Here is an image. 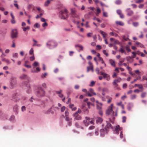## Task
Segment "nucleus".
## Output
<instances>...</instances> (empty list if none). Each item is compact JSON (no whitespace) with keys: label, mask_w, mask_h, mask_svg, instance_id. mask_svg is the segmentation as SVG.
I'll return each mask as SVG.
<instances>
[{"label":"nucleus","mask_w":147,"mask_h":147,"mask_svg":"<svg viewBox=\"0 0 147 147\" xmlns=\"http://www.w3.org/2000/svg\"><path fill=\"white\" fill-rule=\"evenodd\" d=\"M113 105L111 104V105L109 107L108 109L107 110L106 114L107 115H111V116L112 117V119L114 120L115 119L114 116H117V113H115L114 114V112L113 111Z\"/></svg>","instance_id":"nucleus-1"},{"label":"nucleus","mask_w":147,"mask_h":147,"mask_svg":"<svg viewBox=\"0 0 147 147\" xmlns=\"http://www.w3.org/2000/svg\"><path fill=\"white\" fill-rule=\"evenodd\" d=\"M59 13V16L62 19H66L68 17V12L66 9L61 11Z\"/></svg>","instance_id":"nucleus-2"},{"label":"nucleus","mask_w":147,"mask_h":147,"mask_svg":"<svg viewBox=\"0 0 147 147\" xmlns=\"http://www.w3.org/2000/svg\"><path fill=\"white\" fill-rule=\"evenodd\" d=\"M112 127L111 124L107 122V124L106 127L104 129H102V136H103L105 134H107L109 131L108 129H112Z\"/></svg>","instance_id":"nucleus-3"},{"label":"nucleus","mask_w":147,"mask_h":147,"mask_svg":"<svg viewBox=\"0 0 147 147\" xmlns=\"http://www.w3.org/2000/svg\"><path fill=\"white\" fill-rule=\"evenodd\" d=\"M36 94L38 97H42L45 94V91L41 87L38 88Z\"/></svg>","instance_id":"nucleus-4"},{"label":"nucleus","mask_w":147,"mask_h":147,"mask_svg":"<svg viewBox=\"0 0 147 147\" xmlns=\"http://www.w3.org/2000/svg\"><path fill=\"white\" fill-rule=\"evenodd\" d=\"M17 84L16 78L15 77H12L11 78L10 84L11 88H13L15 87Z\"/></svg>","instance_id":"nucleus-5"},{"label":"nucleus","mask_w":147,"mask_h":147,"mask_svg":"<svg viewBox=\"0 0 147 147\" xmlns=\"http://www.w3.org/2000/svg\"><path fill=\"white\" fill-rule=\"evenodd\" d=\"M23 85L25 86L27 88V90L26 91L28 93H30L31 91V90L30 88V86L28 82H22Z\"/></svg>","instance_id":"nucleus-6"},{"label":"nucleus","mask_w":147,"mask_h":147,"mask_svg":"<svg viewBox=\"0 0 147 147\" xmlns=\"http://www.w3.org/2000/svg\"><path fill=\"white\" fill-rule=\"evenodd\" d=\"M71 14L72 17L74 18H78V16L76 13V10L75 8H71L70 9Z\"/></svg>","instance_id":"nucleus-7"},{"label":"nucleus","mask_w":147,"mask_h":147,"mask_svg":"<svg viewBox=\"0 0 147 147\" xmlns=\"http://www.w3.org/2000/svg\"><path fill=\"white\" fill-rule=\"evenodd\" d=\"M47 45L48 46L53 47H56L57 45V44L54 41L51 40L47 42Z\"/></svg>","instance_id":"nucleus-8"},{"label":"nucleus","mask_w":147,"mask_h":147,"mask_svg":"<svg viewBox=\"0 0 147 147\" xmlns=\"http://www.w3.org/2000/svg\"><path fill=\"white\" fill-rule=\"evenodd\" d=\"M11 37L12 38H16L18 36V32L16 29L13 30L11 33Z\"/></svg>","instance_id":"nucleus-9"},{"label":"nucleus","mask_w":147,"mask_h":147,"mask_svg":"<svg viewBox=\"0 0 147 147\" xmlns=\"http://www.w3.org/2000/svg\"><path fill=\"white\" fill-rule=\"evenodd\" d=\"M121 78L118 77L117 78V79H115L114 80L113 82V85L114 86V87L115 88H117L118 85L117 84L118 82H121Z\"/></svg>","instance_id":"nucleus-10"},{"label":"nucleus","mask_w":147,"mask_h":147,"mask_svg":"<svg viewBox=\"0 0 147 147\" xmlns=\"http://www.w3.org/2000/svg\"><path fill=\"white\" fill-rule=\"evenodd\" d=\"M102 35L103 38H104V40L105 43L106 44H108V42L107 41V39H106L108 35L105 32L102 31Z\"/></svg>","instance_id":"nucleus-11"},{"label":"nucleus","mask_w":147,"mask_h":147,"mask_svg":"<svg viewBox=\"0 0 147 147\" xmlns=\"http://www.w3.org/2000/svg\"><path fill=\"white\" fill-rule=\"evenodd\" d=\"M85 119L84 120L83 122L85 125L86 126H87L88 125V122H89V121L91 120V118L88 117H85Z\"/></svg>","instance_id":"nucleus-12"},{"label":"nucleus","mask_w":147,"mask_h":147,"mask_svg":"<svg viewBox=\"0 0 147 147\" xmlns=\"http://www.w3.org/2000/svg\"><path fill=\"white\" fill-rule=\"evenodd\" d=\"M96 102L97 103L96 104L97 109L99 110V113L100 115H101V112L100 111V109H101V103L98 102L97 100H96Z\"/></svg>","instance_id":"nucleus-13"},{"label":"nucleus","mask_w":147,"mask_h":147,"mask_svg":"<svg viewBox=\"0 0 147 147\" xmlns=\"http://www.w3.org/2000/svg\"><path fill=\"white\" fill-rule=\"evenodd\" d=\"M73 116L74 117V120H80L81 119V116L78 114L77 112H76Z\"/></svg>","instance_id":"nucleus-14"},{"label":"nucleus","mask_w":147,"mask_h":147,"mask_svg":"<svg viewBox=\"0 0 147 147\" xmlns=\"http://www.w3.org/2000/svg\"><path fill=\"white\" fill-rule=\"evenodd\" d=\"M63 91L61 90H60L58 91H56V93L57 94L59 97L61 98L63 97V95L62 94Z\"/></svg>","instance_id":"nucleus-15"},{"label":"nucleus","mask_w":147,"mask_h":147,"mask_svg":"<svg viewBox=\"0 0 147 147\" xmlns=\"http://www.w3.org/2000/svg\"><path fill=\"white\" fill-rule=\"evenodd\" d=\"M126 12H127V15L129 16H132L134 13L133 11L130 9L129 8H128L126 10Z\"/></svg>","instance_id":"nucleus-16"},{"label":"nucleus","mask_w":147,"mask_h":147,"mask_svg":"<svg viewBox=\"0 0 147 147\" xmlns=\"http://www.w3.org/2000/svg\"><path fill=\"white\" fill-rule=\"evenodd\" d=\"M102 76L104 78L107 80L108 81L109 80L110 78L108 74L102 73Z\"/></svg>","instance_id":"nucleus-17"},{"label":"nucleus","mask_w":147,"mask_h":147,"mask_svg":"<svg viewBox=\"0 0 147 147\" xmlns=\"http://www.w3.org/2000/svg\"><path fill=\"white\" fill-rule=\"evenodd\" d=\"M65 120L68 122L69 125H71L72 123V118H70L68 116H66L65 117Z\"/></svg>","instance_id":"nucleus-18"},{"label":"nucleus","mask_w":147,"mask_h":147,"mask_svg":"<svg viewBox=\"0 0 147 147\" xmlns=\"http://www.w3.org/2000/svg\"><path fill=\"white\" fill-rule=\"evenodd\" d=\"M82 91L84 92H86L88 96H92V94H91L89 93V92L87 91L86 89H83L82 90Z\"/></svg>","instance_id":"nucleus-19"},{"label":"nucleus","mask_w":147,"mask_h":147,"mask_svg":"<svg viewBox=\"0 0 147 147\" xmlns=\"http://www.w3.org/2000/svg\"><path fill=\"white\" fill-rule=\"evenodd\" d=\"M20 78L21 80H28V77L27 76V75L24 74H23L20 77Z\"/></svg>","instance_id":"nucleus-20"},{"label":"nucleus","mask_w":147,"mask_h":147,"mask_svg":"<svg viewBox=\"0 0 147 147\" xmlns=\"http://www.w3.org/2000/svg\"><path fill=\"white\" fill-rule=\"evenodd\" d=\"M115 23L117 25H119L121 26H123L124 25V23L121 21H116Z\"/></svg>","instance_id":"nucleus-21"},{"label":"nucleus","mask_w":147,"mask_h":147,"mask_svg":"<svg viewBox=\"0 0 147 147\" xmlns=\"http://www.w3.org/2000/svg\"><path fill=\"white\" fill-rule=\"evenodd\" d=\"M88 92H89V93H90L91 94H92V96L93 95H96V93L94 92V90L92 88H89Z\"/></svg>","instance_id":"nucleus-22"},{"label":"nucleus","mask_w":147,"mask_h":147,"mask_svg":"<svg viewBox=\"0 0 147 147\" xmlns=\"http://www.w3.org/2000/svg\"><path fill=\"white\" fill-rule=\"evenodd\" d=\"M109 62L110 64L113 67H115V61H114L112 59H110L109 60Z\"/></svg>","instance_id":"nucleus-23"},{"label":"nucleus","mask_w":147,"mask_h":147,"mask_svg":"<svg viewBox=\"0 0 147 147\" xmlns=\"http://www.w3.org/2000/svg\"><path fill=\"white\" fill-rule=\"evenodd\" d=\"M121 130V129L120 128L119 125H118L115 128L116 133L117 134H118L119 133V130Z\"/></svg>","instance_id":"nucleus-24"},{"label":"nucleus","mask_w":147,"mask_h":147,"mask_svg":"<svg viewBox=\"0 0 147 147\" xmlns=\"http://www.w3.org/2000/svg\"><path fill=\"white\" fill-rule=\"evenodd\" d=\"M91 70L93 71V66H90L87 67V71L88 72L90 70Z\"/></svg>","instance_id":"nucleus-25"},{"label":"nucleus","mask_w":147,"mask_h":147,"mask_svg":"<svg viewBox=\"0 0 147 147\" xmlns=\"http://www.w3.org/2000/svg\"><path fill=\"white\" fill-rule=\"evenodd\" d=\"M136 45L139 46L141 48L144 47V46L140 42L137 41L136 42Z\"/></svg>","instance_id":"nucleus-26"},{"label":"nucleus","mask_w":147,"mask_h":147,"mask_svg":"<svg viewBox=\"0 0 147 147\" xmlns=\"http://www.w3.org/2000/svg\"><path fill=\"white\" fill-rule=\"evenodd\" d=\"M109 34L111 36H114L115 37H116L118 36V35L117 34L113 33V32H110L109 33Z\"/></svg>","instance_id":"nucleus-27"},{"label":"nucleus","mask_w":147,"mask_h":147,"mask_svg":"<svg viewBox=\"0 0 147 147\" xmlns=\"http://www.w3.org/2000/svg\"><path fill=\"white\" fill-rule=\"evenodd\" d=\"M51 111V108H50L46 111H44V113L45 114H48Z\"/></svg>","instance_id":"nucleus-28"},{"label":"nucleus","mask_w":147,"mask_h":147,"mask_svg":"<svg viewBox=\"0 0 147 147\" xmlns=\"http://www.w3.org/2000/svg\"><path fill=\"white\" fill-rule=\"evenodd\" d=\"M95 82L94 81H92L90 84H89V86L90 87H92L95 85Z\"/></svg>","instance_id":"nucleus-29"},{"label":"nucleus","mask_w":147,"mask_h":147,"mask_svg":"<svg viewBox=\"0 0 147 147\" xmlns=\"http://www.w3.org/2000/svg\"><path fill=\"white\" fill-rule=\"evenodd\" d=\"M100 9L98 8H97L96 10V15L97 16H98V15L100 13Z\"/></svg>","instance_id":"nucleus-30"},{"label":"nucleus","mask_w":147,"mask_h":147,"mask_svg":"<svg viewBox=\"0 0 147 147\" xmlns=\"http://www.w3.org/2000/svg\"><path fill=\"white\" fill-rule=\"evenodd\" d=\"M90 121H89V122H88V125H90V124H94V121H93V119L92 118H91Z\"/></svg>","instance_id":"nucleus-31"},{"label":"nucleus","mask_w":147,"mask_h":147,"mask_svg":"<svg viewBox=\"0 0 147 147\" xmlns=\"http://www.w3.org/2000/svg\"><path fill=\"white\" fill-rule=\"evenodd\" d=\"M82 109L84 111H88V109H87L86 108L85 105L84 104L82 105Z\"/></svg>","instance_id":"nucleus-32"},{"label":"nucleus","mask_w":147,"mask_h":147,"mask_svg":"<svg viewBox=\"0 0 147 147\" xmlns=\"http://www.w3.org/2000/svg\"><path fill=\"white\" fill-rule=\"evenodd\" d=\"M29 53L30 55H34V50L32 48L30 49L29 51Z\"/></svg>","instance_id":"nucleus-33"},{"label":"nucleus","mask_w":147,"mask_h":147,"mask_svg":"<svg viewBox=\"0 0 147 147\" xmlns=\"http://www.w3.org/2000/svg\"><path fill=\"white\" fill-rule=\"evenodd\" d=\"M130 98L132 100L135 99L136 98V95L135 94L132 95L131 96Z\"/></svg>","instance_id":"nucleus-34"},{"label":"nucleus","mask_w":147,"mask_h":147,"mask_svg":"<svg viewBox=\"0 0 147 147\" xmlns=\"http://www.w3.org/2000/svg\"><path fill=\"white\" fill-rule=\"evenodd\" d=\"M146 92H143L141 94V97L142 98H144L146 96Z\"/></svg>","instance_id":"nucleus-35"},{"label":"nucleus","mask_w":147,"mask_h":147,"mask_svg":"<svg viewBox=\"0 0 147 147\" xmlns=\"http://www.w3.org/2000/svg\"><path fill=\"white\" fill-rule=\"evenodd\" d=\"M18 110V107L17 105H15L13 109V110L14 111H17Z\"/></svg>","instance_id":"nucleus-36"},{"label":"nucleus","mask_w":147,"mask_h":147,"mask_svg":"<svg viewBox=\"0 0 147 147\" xmlns=\"http://www.w3.org/2000/svg\"><path fill=\"white\" fill-rule=\"evenodd\" d=\"M38 63L37 62H36V61L33 64V65L34 67L38 66Z\"/></svg>","instance_id":"nucleus-37"},{"label":"nucleus","mask_w":147,"mask_h":147,"mask_svg":"<svg viewBox=\"0 0 147 147\" xmlns=\"http://www.w3.org/2000/svg\"><path fill=\"white\" fill-rule=\"evenodd\" d=\"M22 28L23 29V31L25 32L27 30H29L30 29V28L29 26H27L26 27H22Z\"/></svg>","instance_id":"nucleus-38"},{"label":"nucleus","mask_w":147,"mask_h":147,"mask_svg":"<svg viewBox=\"0 0 147 147\" xmlns=\"http://www.w3.org/2000/svg\"><path fill=\"white\" fill-rule=\"evenodd\" d=\"M123 47L121 48L119 50V51L120 52H121V53H123L125 52V50L123 49L122 48Z\"/></svg>","instance_id":"nucleus-39"},{"label":"nucleus","mask_w":147,"mask_h":147,"mask_svg":"<svg viewBox=\"0 0 147 147\" xmlns=\"http://www.w3.org/2000/svg\"><path fill=\"white\" fill-rule=\"evenodd\" d=\"M50 3V1L49 0H47L46 2H45V5L47 6Z\"/></svg>","instance_id":"nucleus-40"},{"label":"nucleus","mask_w":147,"mask_h":147,"mask_svg":"<svg viewBox=\"0 0 147 147\" xmlns=\"http://www.w3.org/2000/svg\"><path fill=\"white\" fill-rule=\"evenodd\" d=\"M40 71V68L38 67H37L36 68V70L33 71V70H32V72H33V73L36 72L37 71Z\"/></svg>","instance_id":"nucleus-41"},{"label":"nucleus","mask_w":147,"mask_h":147,"mask_svg":"<svg viewBox=\"0 0 147 147\" xmlns=\"http://www.w3.org/2000/svg\"><path fill=\"white\" fill-rule=\"evenodd\" d=\"M2 61H4L6 62L8 64H9L10 63V62H9V61L8 59H5V58L3 59H2Z\"/></svg>","instance_id":"nucleus-42"},{"label":"nucleus","mask_w":147,"mask_h":147,"mask_svg":"<svg viewBox=\"0 0 147 147\" xmlns=\"http://www.w3.org/2000/svg\"><path fill=\"white\" fill-rule=\"evenodd\" d=\"M120 42L119 41L117 40H114V45H116V44H119Z\"/></svg>","instance_id":"nucleus-43"},{"label":"nucleus","mask_w":147,"mask_h":147,"mask_svg":"<svg viewBox=\"0 0 147 147\" xmlns=\"http://www.w3.org/2000/svg\"><path fill=\"white\" fill-rule=\"evenodd\" d=\"M15 118V117L14 115H12L9 118V120L10 121H14Z\"/></svg>","instance_id":"nucleus-44"},{"label":"nucleus","mask_w":147,"mask_h":147,"mask_svg":"<svg viewBox=\"0 0 147 147\" xmlns=\"http://www.w3.org/2000/svg\"><path fill=\"white\" fill-rule=\"evenodd\" d=\"M103 53L107 57L109 55V54L105 50H104L103 51Z\"/></svg>","instance_id":"nucleus-45"},{"label":"nucleus","mask_w":147,"mask_h":147,"mask_svg":"<svg viewBox=\"0 0 147 147\" xmlns=\"http://www.w3.org/2000/svg\"><path fill=\"white\" fill-rule=\"evenodd\" d=\"M122 122L123 123H125L126 122V117L125 116H123L122 118Z\"/></svg>","instance_id":"nucleus-46"},{"label":"nucleus","mask_w":147,"mask_h":147,"mask_svg":"<svg viewBox=\"0 0 147 147\" xmlns=\"http://www.w3.org/2000/svg\"><path fill=\"white\" fill-rule=\"evenodd\" d=\"M40 25L38 23H36L34 25V27H36L37 28H38L40 27Z\"/></svg>","instance_id":"nucleus-47"},{"label":"nucleus","mask_w":147,"mask_h":147,"mask_svg":"<svg viewBox=\"0 0 147 147\" xmlns=\"http://www.w3.org/2000/svg\"><path fill=\"white\" fill-rule=\"evenodd\" d=\"M47 75V74L46 73H45L44 74H43L41 76V78H44L46 77V76Z\"/></svg>","instance_id":"nucleus-48"},{"label":"nucleus","mask_w":147,"mask_h":147,"mask_svg":"<svg viewBox=\"0 0 147 147\" xmlns=\"http://www.w3.org/2000/svg\"><path fill=\"white\" fill-rule=\"evenodd\" d=\"M75 47H78L80 48L81 50H83V47L82 46L80 45H76L75 46Z\"/></svg>","instance_id":"nucleus-49"},{"label":"nucleus","mask_w":147,"mask_h":147,"mask_svg":"<svg viewBox=\"0 0 147 147\" xmlns=\"http://www.w3.org/2000/svg\"><path fill=\"white\" fill-rule=\"evenodd\" d=\"M115 3L117 4H120L121 3V1L120 0H117L115 1Z\"/></svg>","instance_id":"nucleus-50"},{"label":"nucleus","mask_w":147,"mask_h":147,"mask_svg":"<svg viewBox=\"0 0 147 147\" xmlns=\"http://www.w3.org/2000/svg\"><path fill=\"white\" fill-rule=\"evenodd\" d=\"M95 71L98 74H99L101 73V72L99 73V70L98 68H97L96 69Z\"/></svg>","instance_id":"nucleus-51"},{"label":"nucleus","mask_w":147,"mask_h":147,"mask_svg":"<svg viewBox=\"0 0 147 147\" xmlns=\"http://www.w3.org/2000/svg\"><path fill=\"white\" fill-rule=\"evenodd\" d=\"M133 24L134 26L136 27L138 25V23L137 22H133Z\"/></svg>","instance_id":"nucleus-52"},{"label":"nucleus","mask_w":147,"mask_h":147,"mask_svg":"<svg viewBox=\"0 0 147 147\" xmlns=\"http://www.w3.org/2000/svg\"><path fill=\"white\" fill-rule=\"evenodd\" d=\"M103 15L105 17H107L108 16L107 13L104 11H103Z\"/></svg>","instance_id":"nucleus-53"},{"label":"nucleus","mask_w":147,"mask_h":147,"mask_svg":"<svg viewBox=\"0 0 147 147\" xmlns=\"http://www.w3.org/2000/svg\"><path fill=\"white\" fill-rule=\"evenodd\" d=\"M117 12L118 14L119 15L121 14L122 13V12L121 10H118L117 11Z\"/></svg>","instance_id":"nucleus-54"},{"label":"nucleus","mask_w":147,"mask_h":147,"mask_svg":"<svg viewBox=\"0 0 147 147\" xmlns=\"http://www.w3.org/2000/svg\"><path fill=\"white\" fill-rule=\"evenodd\" d=\"M126 50L129 52H130L131 51V50L130 49L129 47L128 46H127L126 47Z\"/></svg>","instance_id":"nucleus-55"},{"label":"nucleus","mask_w":147,"mask_h":147,"mask_svg":"<svg viewBox=\"0 0 147 147\" xmlns=\"http://www.w3.org/2000/svg\"><path fill=\"white\" fill-rule=\"evenodd\" d=\"M18 56V54L17 53H16L13 55V57H14L17 58Z\"/></svg>","instance_id":"nucleus-56"},{"label":"nucleus","mask_w":147,"mask_h":147,"mask_svg":"<svg viewBox=\"0 0 147 147\" xmlns=\"http://www.w3.org/2000/svg\"><path fill=\"white\" fill-rule=\"evenodd\" d=\"M65 106H63L62 107L61 109V112H63L65 110Z\"/></svg>","instance_id":"nucleus-57"},{"label":"nucleus","mask_w":147,"mask_h":147,"mask_svg":"<svg viewBox=\"0 0 147 147\" xmlns=\"http://www.w3.org/2000/svg\"><path fill=\"white\" fill-rule=\"evenodd\" d=\"M35 57L34 56V55L33 56L31 57H30V59L31 61H32L34 60Z\"/></svg>","instance_id":"nucleus-58"},{"label":"nucleus","mask_w":147,"mask_h":147,"mask_svg":"<svg viewBox=\"0 0 147 147\" xmlns=\"http://www.w3.org/2000/svg\"><path fill=\"white\" fill-rule=\"evenodd\" d=\"M65 117L68 116L69 115V113L67 111H66L65 112Z\"/></svg>","instance_id":"nucleus-59"},{"label":"nucleus","mask_w":147,"mask_h":147,"mask_svg":"<svg viewBox=\"0 0 147 147\" xmlns=\"http://www.w3.org/2000/svg\"><path fill=\"white\" fill-rule=\"evenodd\" d=\"M143 0H138L136 1V3H140L143 2Z\"/></svg>","instance_id":"nucleus-60"},{"label":"nucleus","mask_w":147,"mask_h":147,"mask_svg":"<svg viewBox=\"0 0 147 147\" xmlns=\"http://www.w3.org/2000/svg\"><path fill=\"white\" fill-rule=\"evenodd\" d=\"M48 25V24L46 22H45L44 23L42 24V26L43 27H44L46 26H47Z\"/></svg>","instance_id":"nucleus-61"},{"label":"nucleus","mask_w":147,"mask_h":147,"mask_svg":"<svg viewBox=\"0 0 147 147\" xmlns=\"http://www.w3.org/2000/svg\"><path fill=\"white\" fill-rule=\"evenodd\" d=\"M96 49H101V47L100 45H97L96 46Z\"/></svg>","instance_id":"nucleus-62"},{"label":"nucleus","mask_w":147,"mask_h":147,"mask_svg":"<svg viewBox=\"0 0 147 147\" xmlns=\"http://www.w3.org/2000/svg\"><path fill=\"white\" fill-rule=\"evenodd\" d=\"M11 22L13 24H14L16 23V21L14 18L12 19L11 20Z\"/></svg>","instance_id":"nucleus-63"},{"label":"nucleus","mask_w":147,"mask_h":147,"mask_svg":"<svg viewBox=\"0 0 147 147\" xmlns=\"http://www.w3.org/2000/svg\"><path fill=\"white\" fill-rule=\"evenodd\" d=\"M42 86L44 88H46L47 87L46 84L45 83H43L42 84Z\"/></svg>","instance_id":"nucleus-64"}]
</instances>
